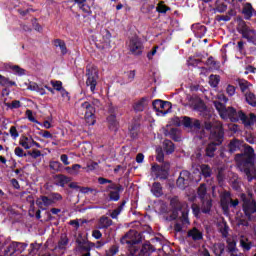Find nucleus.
<instances>
[{"instance_id":"f03ea898","label":"nucleus","mask_w":256,"mask_h":256,"mask_svg":"<svg viewBox=\"0 0 256 256\" xmlns=\"http://www.w3.org/2000/svg\"><path fill=\"white\" fill-rule=\"evenodd\" d=\"M222 119H230L232 123H239V121H242L245 127H253V125H255L256 115L254 113H250L249 118L243 110H239L237 112V109L230 106L226 108L224 114H222Z\"/></svg>"},{"instance_id":"6e6d98bb","label":"nucleus","mask_w":256,"mask_h":256,"mask_svg":"<svg viewBox=\"0 0 256 256\" xmlns=\"http://www.w3.org/2000/svg\"><path fill=\"white\" fill-rule=\"evenodd\" d=\"M11 70L14 71V73H16V75L22 76L25 75V69L20 68L19 65H13L10 67Z\"/></svg>"},{"instance_id":"7c9ffc66","label":"nucleus","mask_w":256,"mask_h":256,"mask_svg":"<svg viewBox=\"0 0 256 256\" xmlns=\"http://www.w3.org/2000/svg\"><path fill=\"white\" fill-rule=\"evenodd\" d=\"M201 202H202V208H201L202 213H204L205 215L211 213V208L213 207V200L204 199V200H201Z\"/></svg>"},{"instance_id":"2f4dec72","label":"nucleus","mask_w":256,"mask_h":256,"mask_svg":"<svg viewBox=\"0 0 256 256\" xmlns=\"http://www.w3.org/2000/svg\"><path fill=\"white\" fill-rule=\"evenodd\" d=\"M240 247L243 249V251H251V248L253 247V242L249 241L247 237L241 236Z\"/></svg>"},{"instance_id":"603ef678","label":"nucleus","mask_w":256,"mask_h":256,"mask_svg":"<svg viewBox=\"0 0 256 256\" xmlns=\"http://www.w3.org/2000/svg\"><path fill=\"white\" fill-rule=\"evenodd\" d=\"M118 112H119V107L113 106V104H109V106H108V115H112L113 117H117Z\"/></svg>"},{"instance_id":"f257e3e1","label":"nucleus","mask_w":256,"mask_h":256,"mask_svg":"<svg viewBox=\"0 0 256 256\" xmlns=\"http://www.w3.org/2000/svg\"><path fill=\"white\" fill-rule=\"evenodd\" d=\"M245 148V149H244ZM243 153H239L235 155V161L242 173H245L248 182L251 183L253 181V174H251V171L255 169V149L253 146L245 145L243 144V141L234 138L230 140L228 144V153H237V151H243Z\"/></svg>"},{"instance_id":"8fccbe9b","label":"nucleus","mask_w":256,"mask_h":256,"mask_svg":"<svg viewBox=\"0 0 256 256\" xmlns=\"http://www.w3.org/2000/svg\"><path fill=\"white\" fill-rule=\"evenodd\" d=\"M100 221L103 224L104 229H108V227H111V225H113V220H111L109 217L103 216Z\"/></svg>"},{"instance_id":"de8ad7c7","label":"nucleus","mask_w":256,"mask_h":256,"mask_svg":"<svg viewBox=\"0 0 256 256\" xmlns=\"http://www.w3.org/2000/svg\"><path fill=\"white\" fill-rule=\"evenodd\" d=\"M220 81H221V78L218 75H210L209 83L211 87H217Z\"/></svg>"},{"instance_id":"9d476101","label":"nucleus","mask_w":256,"mask_h":256,"mask_svg":"<svg viewBox=\"0 0 256 256\" xmlns=\"http://www.w3.org/2000/svg\"><path fill=\"white\" fill-rule=\"evenodd\" d=\"M124 188L121 184H110L106 187V192L108 193V201H113L117 203L121 199V193H123Z\"/></svg>"},{"instance_id":"f8f14e48","label":"nucleus","mask_w":256,"mask_h":256,"mask_svg":"<svg viewBox=\"0 0 256 256\" xmlns=\"http://www.w3.org/2000/svg\"><path fill=\"white\" fill-rule=\"evenodd\" d=\"M237 22H238V25H237L238 33L242 35L243 39H247V41L251 39L252 36L256 33V31L254 29H250L249 26H247V23L245 22V20L241 19V17L237 19Z\"/></svg>"},{"instance_id":"20e7f679","label":"nucleus","mask_w":256,"mask_h":256,"mask_svg":"<svg viewBox=\"0 0 256 256\" xmlns=\"http://www.w3.org/2000/svg\"><path fill=\"white\" fill-rule=\"evenodd\" d=\"M172 209V213L166 218V221H175L179 217V211H181L182 215L179 217L178 222H176L174 225V231H176V233H181V231H183V227L191 225V222H189V213L181 209Z\"/></svg>"},{"instance_id":"f704fd0d","label":"nucleus","mask_w":256,"mask_h":256,"mask_svg":"<svg viewBox=\"0 0 256 256\" xmlns=\"http://www.w3.org/2000/svg\"><path fill=\"white\" fill-rule=\"evenodd\" d=\"M102 43H105L106 46L111 47V32L107 29L102 30Z\"/></svg>"},{"instance_id":"f3484780","label":"nucleus","mask_w":256,"mask_h":256,"mask_svg":"<svg viewBox=\"0 0 256 256\" xmlns=\"http://www.w3.org/2000/svg\"><path fill=\"white\" fill-rule=\"evenodd\" d=\"M128 132L131 139H138L139 133L141 132V123H139V121L136 119H133L128 127Z\"/></svg>"},{"instance_id":"412c9836","label":"nucleus","mask_w":256,"mask_h":256,"mask_svg":"<svg viewBox=\"0 0 256 256\" xmlns=\"http://www.w3.org/2000/svg\"><path fill=\"white\" fill-rule=\"evenodd\" d=\"M106 121L108 123V129L117 132L119 129V120H117V116L108 115Z\"/></svg>"},{"instance_id":"0eeeda50","label":"nucleus","mask_w":256,"mask_h":256,"mask_svg":"<svg viewBox=\"0 0 256 256\" xmlns=\"http://www.w3.org/2000/svg\"><path fill=\"white\" fill-rule=\"evenodd\" d=\"M182 125L186 129H190V131H193L194 133L200 132V137H201V131H203V126L205 125V123L201 124V120L199 119L191 118L189 116H183Z\"/></svg>"},{"instance_id":"e2e57ef3","label":"nucleus","mask_w":256,"mask_h":256,"mask_svg":"<svg viewBox=\"0 0 256 256\" xmlns=\"http://www.w3.org/2000/svg\"><path fill=\"white\" fill-rule=\"evenodd\" d=\"M50 198L52 201H63V196L57 192H53L50 194Z\"/></svg>"},{"instance_id":"a211bd4d","label":"nucleus","mask_w":256,"mask_h":256,"mask_svg":"<svg viewBox=\"0 0 256 256\" xmlns=\"http://www.w3.org/2000/svg\"><path fill=\"white\" fill-rule=\"evenodd\" d=\"M217 147H221V144H217L215 142H209L206 144L204 148V157H208L209 159L215 158L217 154Z\"/></svg>"},{"instance_id":"4468645a","label":"nucleus","mask_w":256,"mask_h":256,"mask_svg":"<svg viewBox=\"0 0 256 256\" xmlns=\"http://www.w3.org/2000/svg\"><path fill=\"white\" fill-rule=\"evenodd\" d=\"M76 243L78 245V251H80V253H83L85 251H91V249L95 247V243L89 242L87 237H83V234H78Z\"/></svg>"},{"instance_id":"338daca9","label":"nucleus","mask_w":256,"mask_h":256,"mask_svg":"<svg viewBox=\"0 0 256 256\" xmlns=\"http://www.w3.org/2000/svg\"><path fill=\"white\" fill-rule=\"evenodd\" d=\"M230 20H231V16H229V15H217L216 16V21H219V22L224 21L227 23V21H230Z\"/></svg>"},{"instance_id":"e433bc0d","label":"nucleus","mask_w":256,"mask_h":256,"mask_svg":"<svg viewBox=\"0 0 256 256\" xmlns=\"http://www.w3.org/2000/svg\"><path fill=\"white\" fill-rule=\"evenodd\" d=\"M49 167L54 173H61L63 171V164L59 161H51Z\"/></svg>"},{"instance_id":"5fc2aeb1","label":"nucleus","mask_w":256,"mask_h":256,"mask_svg":"<svg viewBox=\"0 0 256 256\" xmlns=\"http://www.w3.org/2000/svg\"><path fill=\"white\" fill-rule=\"evenodd\" d=\"M6 107H9V109H19L21 107V101L14 100L12 103H5Z\"/></svg>"},{"instance_id":"052dcab7","label":"nucleus","mask_w":256,"mask_h":256,"mask_svg":"<svg viewBox=\"0 0 256 256\" xmlns=\"http://www.w3.org/2000/svg\"><path fill=\"white\" fill-rule=\"evenodd\" d=\"M179 131V129L177 128H171L170 131L168 132V135H170L171 139H173V141H179V138L177 137V132Z\"/></svg>"},{"instance_id":"49530a36","label":"nucleus","mask_w":256,"mask_h":256,"mask_svg":"<svg viewBox=\"0 0 256 256\" xmlns=\"http://www.w3.org/2000/svg\"><path fill=\"white\" fill-rule=\"evenodd\" d=\"M50 84L52 85V87L55 89V91H61L63 90V82H61L60 80H51Z\"/></svg>"},{"instance_id":"bf43d9fd","label":"nucleus","mask_w":256,"mask_h":256,"mask_svg":"<svg viewBox=\"0 0 256 256\" xmlns=\"http://www.w3.org/2000/svg\"><path fill=\"white\" fill-rule=\"evenodd\" d=\"M156 161H158V163H163V161H165V154L163 153V150H156Z\"/></svg>"},{"instance_id":"79ce46f5","label":"nucleus","mask_w":256,"mask_h":256,"mask_svg":"<svg viewBox=\"0 0 256 256\" xmlns=\"http://www.w3.org/2000/svg\"><path fill=\"white\" fill-rule=\"evenodd\" d=\"M214 107L218 111L220 117L222 118L223 115L225 114L226 109H227V107H225V104H223L219 101H215L214 102Z\"/></svg>"},{"instance_id":"a19ab883","label":"nucleus","mask_w":256,"mask_h":256,"mask_svg":"<svg viewBox=\"0 0 256 256\" xmlns=\"http://www.w3.org/2000/svg\"><path fill=\"white\" fill-rule=\"evenodd\" d=\"M170 206L172 209H180L183 210V204H181V201H179V197L174 196L170 199Z\"/></svg>"},{"instance_id":"ddd939ff","label":"nucleus","mask_w":256,"mask_h":256,"mask_svg":"<svg viewBox=\"0 0 256 256\" xmlns=\"http://www.w3.org/2000/svg\"><path fill=\"white\" fill-rule=\"evenodd\" d=\"M153 109L157 113H162V115H167V113H171V109L173 107V104L169 101H163V100H154L152 102Z\"/></svg>"},{"instance_id":"4c0bfd02","label":"nucleus","mask_w":256,"mask_h":256,"mask_svg":"<svg viewBox=\"0 0 256 256\" xmlns=\"http://www.w3.org/2000/svg\"><path fill=\"white\" fill-rule=\"evenodd\" d=\"M227 11V4L225 2L217 0L214 8V13H225Z\"/></svg>"},{"instance_id":"39448f33","label":"nucleus","mask_w":256,"mask_h":256,"mask_svg":"<svg viewBox=\"0 0 256 256\" xmlns=\"http://www.w3.org/2000/svg\"><path fill=\"white\" fill-rule=\"evenodd\" d=\"M127 46L130 55H135L136 57H139V55H143V50L145 49V46H143V41L139 36H131L128 40Z\"/></svg>"},{"instance_id":"69168bd1","label":"nucleus","mask_w":256,"mask_h":256,"mask_svg":"<svg viewBox=\"0 0 256 256\" xmlns=\"http://www.w3.org/2000/svg\"><path fill=\"white\" fill-rule=\"evenodd\" d=\"M153 9H155V5L153 4H150V5H143L142 8H141V11L143 13H149L150 11H153Z\"/></svg>"},{"instance_id":"c03bdc74","label":"nucleus","mask_w":256,"mask_h":256,"mask_svg":"<svg viewBox=\"0 0 256 256\" xmlns=\"http://www.w3.org/2000/svg\"><path fill=\"white\" fill-rule=\"evenodd\" d=\"M246 102L248 105H251V107H256V95L252 92L246 94Z\"/></svg>"},{"instance_id":"1a4fd4ad","label":"nucleus","mask_w":256,"mask_h":256,"mask_svg":"<svg viewBox=\"0 0 256 256\" xmlns=\"http://www.w3.org/2000/svg\"><path fill=\"white\" fill-rule=\"evenodd\" d=\"M151 173L154 175V179H160V181H165L169 179V164L159 165L154 164L151 167Z\"/></svg>"},{"instance_id":"ea45409f","label":"nucleus","mask_w":256,"mask_h":256,"mask_svg":"<svg viewBox=\"0 0 256 256\" xmlns=\"http://www.w3.org/2000/svg\"><path fill=\"white\" fill-rule=\"evenodd\" d=\"M154 251L155 248L153 247V245H151V243H145L142 245L141 253H143V255H151V253H153Z\"/></svg>"},{"instance_id":"09e8293b","label":"nucleus","mask_w":256,"mask_h":256,"mask_svg":"<svg viewBox=\"0 0 256 256\" xmlns=\"http://www.w3.org/2000/svg\"><path fill=\"white\" fill-rule=\"evenodd\" d=\"M119 253V245L115 244V245H112L108 252L106 253V256H115Z\"/></svg>"},{"instance_id":"a878e982","label":"nucleus","mask_w":256,"mask_h":256,"mask_svg":"<svg viewBox=\"0 0 256 256\" xmlns=\"http://www.w3.org/2000/svg\"><path fill=\"white\" fill-rule=\"evenodd\" d=\"M200 175L204 177V179H209L211 175H213V169L208 164L200 165Z\"/></svg>"},{"instance_id":"393cba45","label":"nucleus","mask_w":256,"mask_h":256,"mask_svg":"<svg viewBox=\"0 0 256 256\" xmlns=\"http://www.w3.org/2000/svg\"><path fill=\"white\" fill-rule=\"evenodd\" d=\"M218 231L221 233L223 239L229 237V224H227V221L223 220L218 223Z\"/></svg>"},{"instance_id":"4d7b16f0","label":"nucleus","mask_w":256,"mask_h":256,"mask_svg":"<svg viewBox=\"0 0 256 256\" xmlns=\"http://www.w3.org/2000/svg\"><path fill=\"white\" fill-rule=\"evenodd\" d=\"M25 115H26L27 119L31 121V123L39 124V120H36L33 117V111L32 110L27 109L26 112H25Z\"/></svg>"},{"instance_id":"9b49d317","label":"nucleus","mask_w":256,"mask_h":256,"mask_svg":"<svg viewBox=\"0 0 256 256\" xmlns=\"http://www.w3.org/2000/svg\"><path fill=\"white\" fill-rule=\"evenodd\" d=\"M86 86L90 87L91 93H95V89L97 88V79H99V72L95 70V68L86 69Z\"/></svg>"},{"instance_id":"680f3d73","label":"nucleus","mask_w":256,"mask_h":256,"mask_svg":"<svg viewBox=\"0 0 256 256\" xmlns=\"http://www.w3.org/2000/svg\"><path fill=\"white\" fill-rule=\"evenodd\" d=\"M14 153L16 157H27V153L21 147H16Z\"/></svg>"},{"instance_id":"dca6fc26","label":"nucleus","mask_w":256,"mask_h":256,"mask_svg":"<svg viewBox=\"0 0 256 256\" xmlns=\"http://www.w3.org/2000/svg\"><path fill=\"white\" fill-rule=\"evenodd\" d=\"M191 173L187 170H183L180 172V175L176 181L177 187L179 189H186L189 185V179H190Z\"/></svg>"},{"instance_id":"aec40b11","label":"nucleus","mask_w":256,"mask_h":256,"mask_svg":"<svg viewBox=\"0 0 256 256\" xmlns=\"http://www.w3.org/2000/svg\"><path fill=\"white\" fill-rule=\"evenodd\" d=\"M187 237L192 239V241H203V232L197 229V227H194L188 230Z\"/></svg>"},{"instance_id":"cd10ccee","label":"nucleus","mask_w":256,"mask_h":256,"mask_svg":"<svg viewBox=\"0 0 256 256\" xmlns=\"http://www.w3.org/2000/svg\"><path fill=\"white\" fill-rule=\"evenodd\" d=\"M163 149L166 153V155H171L173 153H175V143H173V141L171 140H164L163 142Z\"/></svg>"},{"instance_id":"0e129e2a","label":"nucleus","mask_w":256,"mask_h":256,"mask_svg":"<svg viewBox=\"0 0 256 256\" xmlns=\"http://www.w3.org/2000/svg\"><path fill=\"white\" fill-rule=\"evenodd\" d=\"M9 132L13 139H17V137H19V132L17 131V127L11 126Z\"/></svg>"},{"instance_id":"5701e85b","label":"nucleus","mask_w":256,"mask_h":256,"mask_svg":"<svg viewBox=\"0 0 256 256\" xmlns=\"http://www.w3.org/2000/svg\"><path fill=\"white\" fill-rule=\"evenodd\" d=\"M53 203H55V201H53L51 197L49 198L47 196H40V198L36 201V205H38L40 209H43V207H49L53 205Z\"/></svg>"},{"instance_id":"13d9d810","label":"nucleus","mask_w":256,"mask_h":256,"mask_svg":"<svg viewBox=\"0 0 256 256\" xmlns=\"http://www.w3.org/2000/svg\"><path fill=\"white\" fill-rule=\"evenodd\" d=\"M192 212L194 217H197L199 219V216L201 215V208L197 204H192Z\"/></svg>"},{"instance_id":"c756f323","label":"nucleus","mask_w":256,"mask_h":256,"mask_svg":"<svg viewBox=\"0 0 256 256\" xmlns=\"http://www.w3.org/2000/svg\"><path fill=\"white\" fill-rule=\"evenodd\" d=\"M151 192L153 193L154 197H162L163 195V186H161L160 182H154L152 184Z\"/></svg>"},{"instance_id":"423d86ee","label":"nucleus","mask_w":256,"mask_h":256,"mask_svg":"<svg viewBox=\"0 0 256 256\" xmlns=\"http://www.w3.org/2000/svg\"><path fill=\"white\" fill-rule=\"evenodd\" d=\"M78 115L84 117L86 121H90L91 125H95V107L90 102L85 101L80 105Z\"/></svg>"},{"instance_id":"774afa93","label":"nucleus","mask_w":256,"mask_h":256,"mask_svg":"<svg viewBox=\"0 0 256 256\" xmlns=\"http://www.w3.org/2000/svg\"><path fill=\"white\" fill-rule=\"evenodd\" d=\"M235 91H236V88H235V86H233V85H228L227 88H226V93H227L230 97H233V95H235Z\"/></svg>"},{"instance_id":"473e14b6","label":"nucleus","mask_w":256,"mask_h":256,"mask_svg":"<svg viewBox=\"0 0 256 256\" xmlns=\"http://www.w3.org/2000/svg\"><path fill=\"white\" fill-rule=\"evenodd\" d=\"M55 179H58V183H56V185H58L59 187H65L67 183H71V178L63 174L56 175Z\"/></svg>"},{"instance_id":"6ab92c4d","label":"nucleus","mask_w":256,"mask_h":256,"mask_svg":"<svg viewBox=\"0 0 256 256\" xmlns=\"http://www.w3.org/2000/svg\"><path fill=\"white\" fill-rule=\"evenodd\" d=\"M226 251L230 254V256H245L244 253L239 252L237 249V242L235 240L227 241Z\"/></svg>"},{"instance_id":"37998d69","label":"nucleus","mask_w":256,"mask_h":256,"mask_svg":"<svg viewBox=\"0 0 256 256\" xmlns=\"http://www.w3.org/2000/svg\"><path fill=\"white\" fill-rule=\"evenodd\" d=\"M31 138L27 137V136H22L19 140V145H21V147H24L25 149H31Z\"/></svg>"},{"instance_id":"b1692460","label":"nucleus","mask_w":256,"mask_h":256,"mask_svg":"<svg viewBox=\"0 0 256 256\" xmlns=\"http://www.w3.org/2000/svg\"><path fill=\"white\" fill-rule=\"evenodd\" d=\"M147 105V97H142L140 100L133 104V109L135 113H141L145 111V106Z\"/></svg>"},{"instance_id":"bb28decb","label":"nucleus","mask_w":256,"mask_h":256,"mask_svg":"<svg viewBox=\"0 0 256 256\" xmlns=\"http://www.w3.org/2000/svg\"><path fill=\"white\" fill-rule=\"evenodd\" d=\"M225 249H226V246H225V243L223 242L215 243L213 245V253L215 256L225 255Z\"/></svg>"},{"instance_id":"58836bf2","label":"nucleus","mask_w":256,"mask_h":256,"mask_svg":"<svg viewBox=\"0 0 256 256\" xmlns=\"http://www.w3.org/2000/svg\"><path fill=\"white\" fill-rule=\"evenodd\" d=\"M197 194L199 199L203 201L207 195V184L205 183L200 184L197 190Z\"/></svg>"},{"instance_id":"a18cd8bd","label":"nucleus","mask_w":256,"mask_h":256,"mask_svg":"<svg viewBox=\"0 0 256 256\" xmlns=\"http://www.w3.org/2000/svg\"><path fill=\"white\" fill-rule=\"evenodd\" d=\"M194 109L196 111H199L200 113H205V111H207V105H205V102H203V100H200L198 103L195 104Z\"/></svg>"},{"instance_id":"72a5a7b5","label":"nucleus","mask_w":256,"mask_h":256,"mask_svg":"<svg viewBox=\"0 0 256 256\" xmlns=\"http://www.w3.org/2000/svg\"><path fill=\"white\" fill-rule=\"evenodd\" d=\"M54 46L59 47L62 55H67V44H65L64 40L55 39L53 41Z\"/></svg>"},{"instance_id":"3c124183","label":"nucleus","mask_w":256,"mask_h":256,"mask_svg":"<svg viewBox=\"0 0 256 256\" xmlns=\"http://www.w3.org/2000/svg\"><path fill=\"white\" fill-rule=\"evenodd\" d=\"M171 10V8H169V6L163 4V2H160L158 4V6L156 7V11L158 13H167V11Z\"/></svg>"},{"instance_id":"c9c22d12","label":"nucleus","mask_w":256,"mask_h":256,"mask_svg":"<svg viewBox=\"0 0 256 256\" xmlns=\"http://www.w3.org/2000/svg\"><path fill=\"white\" fill-rule=\"evenodd\" d=\"M0 85L2 87H17V83L15 81L9 80V78L0 74Z\"/></svg>"},{"instance_id":"4be33fe9","label":"nucleus","mask_w":256,"mask_h":256,"mask_svg":"<svg viewBox=\"0 0 256 256\" xmlns=\"http://www.w3.org/2000/svg\"><path fill=\"white\" fill-rule=\"evenodd\" d=\"M255 8H253V5L249 2H246L243 4L242 14L244 15L246 21H249L251 17H253V11Z\"/></svg>"},{"instance_id":"6e6552de","label":"nucleus","mask_w":256,"mask_h":256,"mask_svg":"<svg viewBox=\"0 0 256 256\" xmlns=\"http://www.w3.org/2000/svg\"><path fill=\"white\" fill-rule=\"evenodd\" d=\"M240 199L243 201V211L248 219H251V216L256 213V202L251 200V196H247L245 193L240 195Z\"/></svg>"},{"instance_id":"7ed1b4c3","label":"nucleus","mask_w":256,"mask_h":256,"mask_svg":"<svg viewBox=\"0 0 256 256\" xmlns=\"http://www.w3.org/2000/svg\"><path fill=\"white\" fill-rule=\"evenodd\" d=\"M205 131L209 133V136ZM207 136L210 143L223 145V141H225V130L221 125H213L212 122L204 121L203 129L201 130V137L205 138Z\"/></svg>"},{"instance_id":"864d4df0","label":"nucleus","mask_w":256,"mask_h":256,"mask_svg":"<svg viewBox=\"0 0 256 256\" xmlns=\"http://www.w3.org/2000/svg\"><path fill=\"white\" fill-rule=\"evenodd\" d=\"M239 87H240V91L242 93H245L249 89V81H247V80H240L239 81Z\"/></svg>"},{"instance_id":"c85d7f7f","label":"nucleus","mask_w":256,"mask_h":256,"mask_svg":"<svg viewBox=\"0 0 256 256\" xmlns=\"http://www.w3.org/2000/svg\"><path fill=\"white\" fill-rule=\"evenodd\" d=\"M125 205H127V200H122L119 206L116 209H114L110 214L111 219H117V217L121 215V212L123 211Z\"/></svg>"},{"instance_id":"2eb2a0df","label":"nucleus","mask_w":256,"mask_h":256,"mask_svg":"<svg viewBox=\"0 0 256 256\" xmlns=\"http://www.w3.org/2000/svg\"><path fill=\"white\" fill-rule=\"evenodd\" d=\"M135 230L128 231L121 239L120 243L122 245H128V247H133L139 243V240L135 237Z\"/></svg>"}]
</instances>
